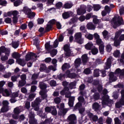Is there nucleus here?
Here are the masks:
<instances>
[{
	"mask_svg": "<svg viewBox=\"0 0 124 124\" xmlns=\"http://www.w3.org/2000/svg\"><path fill=\"white\" fill-rule=\"evenodd\" d=\"M115 75H120L121 76H124V69L121 70L120 68H118L115 70V73L111 72L109 75V80L112 81V82H115L117 80V77Z\"/></svg>",
	"mask_w": 124,
	"mask_h": 124,
	"instance_id": "nucleus-1",
	"label": "nucleus"
},
{
	"mask_svg": "<svg viewBox=\"0 0 124 124\" xmlns=\"http://www.w3.org/2000/svg\"><path fill=\"white\" fill-rule=\"evenodd\" d=\"M123 23H124L123 18L122 17H120L119 16H115L111 22L112 27L114 29H117L118 27H119L121 25H123Z\"/></svg>",
	"mask_w": 124,
	"mask_h": 124,
	"instance_id": "nucleus-2",
	"label": "nucleus"
},
{
	"mask_svg": "<svg viewBox=\"0 0 124 124\" xmlns=\"http://www.w3.org/2000/svg\"><path fill=\"white\" fill-rule=\"evenodd\" d=\"M40 88L42 91L40 92V94L41 95L43 99H45L46 98H47V94L46 93L48 92V90H46V88H47V85L45 84V83L43 82H41L39 84Z\"/></svg>",
	"mask_w": 124,
	"mask_h": 124,
	"instance_id": "nucleus-3",
	"label": "nucleus"
},
{
	"mask_svg": "<svg viewBox=\"0 0 124 124\" xmlns=\"http://www.w3.org/2000/svg\"><path fill=\"white\" fill-rule=\"evenodd\" d=\"M93 6L91 5L87 6V7H86L84 5H82L80 6V8L77 10L78 15H82V14H85L86 13V9L88 12H91L93 10Z\"/></svg>",
	"mask_w": 124,
	"mask_h": 124,
	"instance_id": "nucleus-4",
	"label": "nucleus"
},
{
	"mask_svg": "<svg viewBox=\"0 0 124 124\" xmlns=\"http://www.w3.org/2000/svg\"><path fill=\"white\" fill-rule=\"evenodd\" d=\"M74 39L75 42L78 44H83L84 43V39L82 38V33L78 32L75 34Z\"/></svg>",
	"mask_w": 124,
	"mask_h": 124,
	"instance_id": "nucleus-5",
	"label": "nucleus"
},
{
	"mask_svg": "<svg viewBox=\"0 0 124 124\" xmlns=\"http://www.w3.org/2000/svg\"><path fill=\"white\" fill-rule=\"evenodd\" d=\"M108 93V92L106 89H104L103 91V94L104 95L102 98V104L103 106L109 103V96L106 95Z\"/></svg>",
	"mask_w": 124,
	"mask_h": 124,
	"instance_id": "nucleus-6",
	"label": "nucleus"
},
{
	"mask_svg": "<svg viewBox=\"0 0 124 124\" xmlns=\"http://www.w3.org/2000/svg\"><path fill=\"white\" fill-rule=\"evenodd\" d=\"M40 102H41V100L39 98H37L34 102H32L31 104V107H33L35 111H38L39 110V105Z\"/></svg>",
	"mask_w": 124,
	"mask_h": 124,
	"instance_id": "nucleus-7",
	"label": "nucleus"
},
{
	"mask_svg": "<svg viewBox=\"0 0 124 124\" xmlns=\"http://www.w3.org/2000/svg\"><path fill=\"white\" fill-rule=\"evenodd\" d=\"M64 108V104L62 103L60 105V108H59V111L58 112L59 115L60 116H64L66 113H67V111L68 110H69L68 108Z\"/></svg>",
	"mask_w": 124,
	"mask_h": 124,
	"instance_id": "nucleus-8",
	"label": "nucleus"
},
{
	"mask_svg": "<svg viewBox=\"0 0 124 124\" xmlns=\"http://www.w3.org/2000/svg\"><path fill=\"white\" fill-rule=\"evenodd\" d=\"M59 42H58V40H56L53 43V46L50 45V42L46 43L45 44V48L47 51H49L51 50V49H53V48H57Z\"/></svg>",
	"mask_w": 124,
	"mask_h": 124,
	"instance_id": "nucleus-9",
	"label": "nucleus"
},
{
	"mask_svg": "<svg viewBox=\"0 0 124 124\" xmlns=\"http://www.w3.org/2000/svg\"><path fill=\"white\" fill-rule=\"evenodd\" d=\"M63 50L65 51L66 57H70L73 55V51L70 49L69 45H65L63 46Z\"/></svg>",
	"mask_w": 124,
	"mask_h": 124,
	"instance_id": "nucleus-10",
	"label": "nucleus"
},
{
	"mask_svg": "<svg viewBox=\"0 0 124 124\" xmlns=\"http://www.w3.org/2000/svg\"><path fill=\"white\" fill-rule=\"evenodd\" d=\"M122 98L119 102L116 103L115 106L116 108H121L122 105H124V89L121 91Z\"/></svg>",
	"mask_w": 124,
	"mask_h": 124,
	"instance_id": "nucleus-11",
	"label": "nucleus"
},
{
	"mask_svg": "<svg viewBox=\"0 0 124 124\" xmlns=\"http://www.w3.org/2000/svg\"><path fill=\"white\" fill-rule=\"evenodd\" d=\"M67 120L69 122V124H76V123H77V119L75 114L70 115Z\"/></svg>",
	"mask_w": 124,
	"mask_h": 124,
	"instance_id": "nucleus-12",
	"label": "nucleus"
},
{
	"mask_svg": "<svg viewBox=\"0 0 124 124\" xmlns=\"http://www.w3.org/2000/svg\"><path fill=\"white\" fill-rule=\"evenodd\" d=\"M9 104V103L7 100L3 101L2 102V105L3 107L1 108V112L2 113H4L5 112H7L8 110H9V108L8 107V105Z\"/></svg>",
	"mask_w": 124,
	"mask_h": 124,
	"instance_id": "nucleus-13",
	"label": "nucleus"
},
{
	"mask_svg": "<svg viewBox=\"0 0 124 124\" xmlns=\"http://www.w3.org/2000/svg\"><path fill=\"white\" fill-rule=\"evenodd\" d=\"M122 34V31H118L116 32L115 36L114 38V46L116 47L120 45V40H119V37Z\"/></svg>",
	"mask_w": 124,
	"mask_h": 124,
	"instance_id": "nucleus-14",
	"label": "nucleus"
},
{
	"mask_svg": "<svg viewBox=\"0 0 124 124\" xmlns=\"http://www.w3.org/2000/svg\"><path fill=\"white\" fill-rule=\"evenodd\" d=\"M29 118V123L30 124H36L37 121L34 119V114L33 112H30L28 116Z\"/></svg>",
	"mask_w": 124,
	"mask_h": 124,
	"instance_id": "nucleus-15",
	"label": "nucleus"
},
{
	"mask_svg": "<svg viewBox=\"0 0 124 124\" xmlns=\"http://www.w3.org/2000/svg\"><path fill=\"white\" fill-rule=\"evenodd\" d=\"M25 58L26 60L28 61H30V60H33V59H36V55H35V54L32 52H30L27 54Z\"/></svg>",
	"mask_w": 124,
	"mask_h": 124,
	"instance_id": "nucleus-16",
	"label": "nucleus"
},
{
	"mask_svg": "<svg viewBox=\"0 0 124 124\" xmlns=\"http://www.w3.org/2000/svg\"><path fill=\"white\" fill-rule=\"evenodd\" d=\"M0 52L1 53H5L6 56H9L10 54V49L5 48L4 46H2L0 47Z\"/></svg>",
	"mask_w": 124,
	"mask_h": 124,
	"instance_id": "nucleus-17",
	"label": "nucleus"
},
{
	"mask_svg": "<svg viewBox=\"0 0 124 124\" xmlns=\"http://www.w3.org/2000/svg\"><path fill=\"white\" fill-rule=\"evenodd\" d=\"M112 57H110L108 59L107 62L105 63L106 66H105V69H109V68H110L112 63Z\"/></svg>",
	"mask_w": 124,
	"mask_h": 124,
	"instance_id": "nucleus-18",
	"label": "nucleus"
},
{
	"mask_svg": "<svg viewBox=\"0 0 124 124\" xmlns=\"http://www.w3.org/2000/svg\"><path fill=\"white\" fill-rule=\"evenodd\" d=\"M76 108H78V111L80 113V114H83L84 113V111H85V108H82V104L80 103H78L76 105Z\"/></svg>",
	"mask_w": 124,
	"mask_h": 124,
	"instance_id": "nucleus-19",
	"label": "nucleus"
},
{
	"mask_svg": "<svg viewBox=\"0 0 124 124\" xmlns=\"http://www.w3.org/2000/svg\"><path fill=\"white\" fill-rule=\"evenodd\" d=\"M74 63V66L76 68L75 70H78V68L80 66V64H81V59L78 58L76 59Z\"/></svg>",
	"mask_w": 124,
	"mask_h": 124,
	"instance_id": "nucleus-20",
	"label": "nucleus"
},
{
	"mask_svg": "<svg viewBox=\"0 0 124 124\" xmlns=\"http://www.w3.org/2000/svg\"><path fill=\"white\" fill-rule=\"evenodd\" d=\"M66 74V78H67L68 77L69 78H71V79H73L74 78H76V74L75 73H72L70 74V71H67L65 73Z\"/></svg>",
	"mask_w": 124,
	"mask_h": 124,
	"instance_id": "nucleus-21",
	"label": "nucleus"
},
{
	"mask_svg": "<svg viewBox=\"0 0 124 124\" xmlns=\"http://www.w3.org/2000/svg\"><path fill=\"white\" fill-rule=\"evenodd\" d=\"M73 13L71 11L65 12L62 14V17L63 19H67L69 18L71 15H72Z\"/></svg>",
	"mask_w": 124,
	"mask_h": 124,
	"instance_id": "nucleus-22",
	"label": "nucleus"
},
{
	"mask_svg": "<svg viewBox=\"0 0 124 124\" xmlns=\"http://www.w3.org/2000/svg\"><path fill=\"white\" fill-rule=\"evenodd\" d=\"M11 15H13L14 17H17L18 15H19V12H18V11L15 10L14 11L8 12V16H11Z\"/></svg>",
	"mask_w": 124,
	"mask_h": 124,
	"instance_id": "nucleus-23",
	"label": "nucleus"
},
{
	"mask_svg": "<svg viewBox=\"0 0 124 124\" xmlns=\"http://www.w3.org/2000/svg\"><path fill=\"white\" fill-rule=\"evenodd\" d=\"M11 91L9 89H5L4 92L2 93L3 96H10V94H11Z\"/></svg>",
	"mask_w": 124,
	"mask_h": 124,
	"instance_id": "nucleus-24",
	"label": "nucleus"
},
{
	"mask_svg": "<svg viewBox=\"0 0 124 124\" xmlns=\"http://www.w3.org/2000/svg\"><path fill=\"white\" fill-rule=\"evenodd\" d=\"M82 61L83 64H86L89 62L88 54H84L82 56Z\"/></svg>",
	"mask_w": 124,
	"mask_h": 124,
	"instance_id": "nucleus-25",
	"label": "nucleus"
},
{
	"mask_svg": "<svg viewBox=\"0 0 124 124\" xmlns=\"http://www.w3.org/2000/svg\"><path fill=\"white\" fill-rule=\"evenodd\" d=\"M93 22L95 25H97V24H98V25H100V22H101V20L97 19V16H93Z\"/></svg>",
	"mask_w": 124,
	"mask_h": 124,
	"instance_id": "nucleus-26",
	"label": "nucleus"
},
{
	"mask_svg": "<svg viewBox=\"0 0 124 124\" xmlns=\"http://www.w3.org/2000/svg\"><path fill=\"white\" fill-rule=\"evenodd\" d=\"M72 6H73V4L71 2H66L64 4V8L65 9H69L70 8H71Z\"/></svg>",
	"mask_w": 124,
	"mask_h": 124,
	"instance_id": "nucleus-27",
	"label": "nucleus"
},
{
	"mask_svg": "<svg viewBox=\"0 0 124 124\" xmlns=\"http://www.w3.org/2000/svg\"><path fill=\"white\" fill-rule=\"evenodd\" d=\"M89 118H90V119H91L93 122H97V121L98 120V117H97L96 115H94L92 113H89Z\"/></svg>",
	"mask_w": 124,
	"mask_h": 124,
	"instance_id": "nucleus-28",
	"label": "nucleus"
},
{
	"mask_svg": "<svg viewBox=\"0 0 124 124\" xmlns=\"http://www.w3.org/2000/svg\"><path fill=\"white\" fill-rule=\"evenodd\" d=\"M94 84L98 85V91L100 93L102 91V85L100 84V81L96 80Z\"/></svg>",
	"mask_w": 124,
	"mask_h": 124,
	"instance_id": "nucleus-29",
	"label": "nucleus"
},
{
	"mask_svg": "<svg viewBox=\"0 0 124 124\" xmlns=\"http://www.w3.org/2000/svg\"><path fill=\"white\" fill-rule=\"evenodd\" d=\"M23 12H24V14H25L26 15H27L30 14L31 11V10L27 6H25L23 8L22 10Z\"/></svg>",
	"mask_w": 124,
	"mask_h": 124,
	"instance_id": "nucleus-30",
	"label": "nucleus"
},
{
	"mask_svg": "<svg viewBox=\"0 0 124 124\" xmlns=\"http://www.w3.org/2000/svg\"><path fill=\"white\" fill-rule=\"evenodd\" d=\"M85 47L87 50H91L92 48L93 47V44L92 42H89L85 46Z\"/></svg>",
	"mask_w": 124,
	"mask_h": 124,
	"instance_id": "nucleus-31",
	"label": "nucleus"
},
{
	"mask_svg": "<svg viewBox=\"0 0 124 124\" xmlns=\"http://www.w3.org/2000/svg\"><path fill=\"white\" fill-rule=\"evenodd\" d=\"M16 62H18V64L21 65V66H25V65H26V62H25L24 60L19 59L16 60Z\"/></svg>",
	"mask_w": 124,
	"mask_h": 124,
	"instance_id": "nucleus-32",
	"label": "nucleus"
},
{
	"mask_svg": "<svg viewBox=\"0 0 124 124\" xmlns=\"http://www.w3.org/2000/svg\"><path fill=\"white\" fill-rule=\"evenodd\" d=\"M87 28L88 30H94L95 29V26L93 23L90 22L87 25Z\"/></svg>",
	"mask_w": 124,
	"mask_h": 124,
	"instance_id": "nucleus-33",
	"label": "nucleus"
},
{
	"mask_svg": "<svg viewBox=\"0 0 124 124\" xmlns=\"http://www.w3.org/2000/svg\"><path fill=\"white\" fill-rule=\"evenodd\" d=\"M74 100H75V97H71L69 99L68 104H69V106H70V107H72V106H73V102H74Z\"/></svg>",
	"mask_w": 124,
	"mask_h": 124,
	"instance_id": "nucleus-34",
	"label": "nucleus"
},
{
	"mask_svg": "<svg viewBox=\"0 0 124 124\" xmlns=\"http://www.w3.org/2000/svg\"><path fill=\"white\" fill-rule=\"evenodd\" d=\"M12 57L14 59H16V61L19 60V58L21 57L20 54L18 53V52H14L12 54Z\"/></svg>",
	"mask_w": 124,
	"mask_h": 124,
	"instance_id": "nucleus-35",
	"label": "nucleus"
},
{
	"mask_svg": "<svg viewBox=\"0 0 124 124\" xmlns=\"http://www.w3.org/2000/svg\"><path fill=\"white\" fill-rule=\"evenodd\" d=\"M35 16V13L31 12V11L29 13L28 15H27L28 18H29L30 19H32L33 18H34Z\"/></svg>",
	"mask_w": 124,
	"mask_h": 124,
	"instance_id": "nucleus-36",
	"label": "nucleus"
},
{
	"mask_svg": "<svg viewBox=\"0 0 124 124\" xmlns=\"http://www.w3.org/2000/svg\"><path fill=\"white\" fill-rule=\"evenodd\" d=\"M62 68L63 70H66V69H68L69 68H70V64H69V63H65L62 66Z\"/></svg>",
	"mask_w": 124,
	"mask_h": 124,
	"instance_id": "nucleus-37",
	"label": "nucleus"
},
{
	"mask_svg": "<svg viewBox=\"0 0 124 124\" xmlns=\"http://www.w3.org/2000/svg\"><path fill=\"white\" fill-rule=\"evenodd\" d=\"M99 52L102 55L104 54V45L103 44H101L99 46Z\"/></svg>",
	"mask_w": 124,
	"mask_h": 124,
	"instance_id": "nucleus-38",
	"label": "nucleus"
},
{
	"mask_svg": "<svg viewBox=\"0 0 124 124\" xmlns=\"http://www.w3.org/2000/svg\"><path fill=\"white\" fill-rule=\"evenodd\" d=\"M99 107H100V106L97 103H94L93 105V108L96 111H97L99 109Z\"/></svg>",
	"mask_w": 124,
	"mask_h": 124,
	"instance_id": "nucleus-39",
	"label": "nucleus"
},
{
	"mask_svg": "<svg viewBox=\"0 0 124 124\" xmlns=\"http://www.w3.org/2000/svg\"><path fill=\"white\" fill-rule=\"evenodd\" d=\"M68 91H69V88L68 87H64V89L61 92L60 94L61 95H64V94L66 93V92H68Z\"/></svg>",
	"mask_w": 124,
	"mask_h": 124,
	"instance_id": "nucleus-40",
	"label": "nucleus"
},
{
	"mask_svg": "<svg viewBox=\"0 0 124 124\" xmlns=\"http://www.w3.org/2000/svg\"><path fill=\"white\" fill-rule=\"evenodd\" d=\"M21 112H22V111H21V108L20 107H16L14 109V113H15V114H19Z\"/></svg>",
	"mask_w": 124,
	"mask_h": 124,
	"instance_id": "nucleus-41",
	"label": "nucleus"
},
{
	"mask_svg": "<svg viewBox=\"0 0 124 124\" xmlns=\"http://www.w3.org/2000/svg\"><path fill=\"white\" fill-rule=\"evenodd\" d=\"M76 86V82L75 81L71 82L69 84V89H71V90H72V89H75V87Z\"/></svg>",
	"mask_w": 124,
	"mask_h": 124,
	"instance_id": "nucleus-42",
	"label": "nucleus"
},
{
	"mask_svg": "<svg viewBox=\"0 0 124 124\" xmlns=\"http://www.w3.org/2000/svg\"><path fill=\"white\" fill-rule=\"evenodd\" d=\"M50 112L51 113L52 115H53L54 116H56V115L58 114V112H57V109L55 108V107H51V110Z\"/></svg>",
	"mask_w": 124,
	"mask_h": 124,
	"instance_id": "nucleus-43",
	"label": "nucleus"
},
{
	"mask_svg": "<svg viewBox=\"0 0 124 124\" xmlns=\"http://www.w3.org/2000/svg\"><path fill=\"white\" fill-rule=\"evenodd\" d=\"M65 78H66V74H65H65H61L58 76V79H59V80H62Z\"/></svg>",
	"mask_w": 124,
	"mask_h": 124,
	"instance_id": "nucleus-44",
	"label": "nucleus"
},
{
	"mask_svg": "<svg viewBox=\"0 0 124 124\" xmlns=\"http://www.w3.org/2000/svg\"><path fill=\"white\" fill-rule=\"evenodd\" d=\"M44 2L46 1V4L47 6L50 5H52L53 4V2L55 1V0H43Z\"/></svg>",
	"mask_w": 124,
	"mask_h": 124,
	"instance_id": "nucleus-45",
	"label": "nucleus"
},
{
	"mask_svg": "<svg viewBox=\"0 0 124 124\" xmlns=\"http://www.w3.org/2000/svg\"><path fill=\"white\" fill-rule=\"evenodd\" d=\"M26 80H19L18 82V87H24L26 85Z\"/></svg>",
	"mask_w": 124,
	"mask_h": 124,
	"instance_id": "nucleus-46",
	"label": "nucleus"
},
{
	"mask_svg": "<svg viewBox=\"0 0 124 124\" xmlns=\"http://www.w3.org/2000/svg\"><path fill=\"white\" fill-rule=\"evenodd\" d=\"M78 100L79 102H81V103H83V104H86V101H85V99L83 96H80L78 97Z\"/></svg>",
	"mask_w": 124,
	"mask_h": 124,
	"instance_id": "nucleus-47",
	"label": "nucleus"
},
{
	"mask_svg": "<svg viewBox=\"0 0 124 124\" xmlns=\"http://www.w3.org/2000/svg\"><path fill=\"white\" fill-rule=\"evenodd\" d=\"M93 10L94 11H98L100 8H101V7H100V5L99 4H95L93 6Z\"/></svg>",
	"mask_w": 124,
	"mask_h": 124,
	"instance_id": "nucleus-48",
	"label": "nucleus"
},
{
	"mask_svg": "<svg viewBox=\"0 0 124 124\" xmlns=\"http://www.w3.org/2000/svg\"><path fill=\"white\" fill-rule=\"evenodd\" d=\"M85 37L89 39V40H93V35L92 34H87L85 35Z\"/></svg>",
	"mask_w": 124,
	"mask_h": 124,
	"instance_id": "nucleus-49",
	"label": "nucleus"
},
{
	"mask_svg": "<svg viewBox=\"0 0 124 124\" xmlns=\"http://www.w3.org/2000/svg\"><path fill=\"white\" fill-rule=\"evenodd\" d=\"M46 68H47L46 65L44 64H41L40 67V70L41 71H44L45 70H46Z\"/></svg>",
	"mask_w": 124,
	"mask_h": 124,
	"instance_id": "nucleus-50",
	"label": "nucleus"
},
{
	"mask_svg": "<svg viewBox=\"0 0 124 124\" xmlns=\"http://www.w3.org/2000/svg\"><path fill=\"white\" fill-rule=\"evenodd\" d=\"M50 55L51 57H53L57 55V53H58V51L56 49H53L51 51H50Z\"/></svg>",
	"mask_w": 124,
	"mask_h": 124,
	"instance_id": "nucleus-51",
	"label": "nucleus"
},
{
	"mask_svg": "<svg viewBox=\"0 0 124 124\" xmlns=\"http://www.w3.org/2000/svg\"><path fill=\"white\" fill-rule=\"evenodd\" d=\"M34 97H35V94L31 93L30 94H29L28 99L30 101H32V99H33Z\"/></svg>",
	"mask_w": 124,
	"mask_h": 124,
	"instance_id": "nucleus-52",
	"label": "nucleus"
},
{
	"mask_svg": "<svg viewBox=\"0 0 124 124\" xmlns=\"http://www.w3.org/2000/svg\"><path fill=\"white\" fill-rule=\"evenodd\" d=\"M99 72H100V71H99V69L94 70V77H98V76H99Z\"/></svg>",
	"mask_w": 124,
	"mask_h": 124,
	"instance_id": "nucleus-53",
	"label": "nucleus"
},
{
	"mask_svg": "<svg viewBox=\"0 0 124 124\" xmlns=\"http://www.w3.org/2000/svg\"><path fill=\"white\" fill-rule=\"evenodd\" d=\"M21 3H22V1H21V0H17L14 2V6H16V7L19 6V5L21 4Z\"/></svg>",
	"mask_w": 124,
	"mask_h": 124,
	"instance_id": "nucleus-54",
	"label": "nucleus"
},
{
	"mask_svg": "<svg viewBox=\"0 0 124 124\" xmlns=\"http://www.w3.org/2000/svg\"><path fill=\"white\" fill-rule=\"evenodd\" d=\"M55 6L58 9H60V8H62V2H58L56 4Z\"/></svg>",
	"mask_w": 124,
	"mask_h": 124,
	"instance_id": "nucleus-55",
	"label": "nucleus"
},
{
	"mask_svg": "<svg viewBox=\"0 0 124 124\" xmlns=\"http://www.w3.org/2000/svg\"><path fill=\"white\" fill-rule=\"evenodd\" d=\"M61 98L57 97L55 98H54V101L55 103H56V104H59V103H61Z\"/></svg>",
	"mask_w": 124,
	"mask_h": 124,
	"instance_id": "nucleus-56",
	"label": "nucleus"
},
{
	"mask_svg": "<svg viewBox=\"0 0 124 124\" xmlns=\"http://www.w3.org/2000/svg\"><path fill=\"white\" fill-rule=\"evenodd\" d=\"M92 53L93 55H96L98 53V49L96 47H94L92 49Z\"/></svg>",
	"mask_w": 124,
	"mask_h": 124,
	"instance_id": "nucleus-57",
	"label": "nucleus"
},
{
	"mask_svg": "<svg viewBox=\"0 0 124 124\" xmlns=\"http://www.w3.org/2000/svg\"><path fill=\"white\" fill-rule=\"evenodd\" d=\"M33 41L34 45H35V46H37V45H38V44L39 43V41H38V39L36 37H34Z\"/></svg>",
	"mask_w": 124,
	"mask_h": 124,
	"instance_id": "nucleus-58",
	"label": "nucleus"
},
{
	"mask_svg": "<svg viewBox=\"0 0 124 124\" xmlns=\"http://www.w3.org/2000/svg\"><path fill=\"white\" fill-rule=\"evenodd\" d=\"M84 73H85V74L89 75L92 73V71H91V69L88 68H86L84 70Z\"/></svg>",
	"mask_w": 124,
	"mask_h": 124,
	"instance_id": "nucleus-59",
	"label": "nucleus"
},
{
	"mask_svg": "<svg viewBox=\"0 0 124 124\" xmlns=\"http://www.w3.org/2000/svg\"><path fill=\"white\" fill-rule=\"evenodd\" d=\"M67 33L69 34L70 35H72L73 34V29L70 28L69 29H67V31H66Z\"/></svg>",
	"mask_w": 124,
	"mask_h": 124,
	"instance_id": "nucleus-60",
	"label": "nucleus"
},
{
	"mask_svg": "<svg viewBox=\"0 0 124 124\" xmlns=\"http://www.w3.org/2000/svg\"><path fill=\"white\" fill-rule=\"evenodd\" d=\"M12 46L13 48L16 49V48H18L19 46V43L18 42H15L12 43Z\"/></svg>",
	"mask_w": 124,
	"mask_h": 124,
	"instance_id": "nucleus-61",
	"label": "nucleus"
},
{
	"mask_svg": "<svg viewBox=\"0 0 124 124\" xmlns=\"http://www.w3.org/2000/svg\"><path fill=\"white\" fill-rule=\"evenodd\" d=\"M114 122H115V124H122V121L118 117H116L114 119Z\"/></svg>",
	"mask_w": 124,
	"mask_h": 124,
	"instance_id": "nucleus-62",
	"label": "nucleus"
},
{
	"mask_svg": "<svg viewBox=\"0 0 124 124\" xmlns=\"http://www.w3.org/2000/svg\"><path fill=\"white\" fill-rule=\"evenodd\" d=\"M93 16H94L93 15V14L90 13V14H88L85 17L86 20H90V19H91V18H93Z\"/></svg>",
	"mask_w": 124,
	"mask_h": 124,
	"instance_id": "nucleus-63",
	"label": "nucleus"
},
{
	"mask_svg": "<svg viewBox=\"0 0 124 124\" xmlns=\"http://www.w3.org/2000/svg\"><path fill=\"white\" fill-rule=\"evenodd\" d=\"M102 34L104 38H107V36H108V31L106 30H104L102 32Z\"/></svg>",
	"mask_w": 124,
	"mask_h": 124,
	"instance_id": "nucleus-64",
	"label": "nucleus"
}]
</instances>
